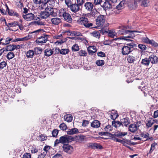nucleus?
I'll return each mask as SVG.
<instances>
[{
    "label": "nucleus",
    "mask_w": 158,
    "mask_h": 158,
    "mask_svg": "<svg viewBox=\"0 0 158 158\" xmlns=\"http://www.w3.org/2000/svg\"><path fill=\"white\" fill-rule=\"evenodd\" d=\"M53 53V50L49 48L45 49L44 51V55L47 57H49Z\"/></svg>",
    "instance_id": "nucleus-19"
},
{
    "label": "nucleus",
    "mask_w": 158,
    "mask_h": 158,
    "mask_svg": "<svg viewBox=\"0 0 158 158\" xmlns=\"http://www.w3.org/2000/svg\"><path fill=\"white\" fill-rule=\"evenodd\" d=\"M12 40V38H11L10 37L6 38L5 40V43H4L5 45L9 44L10 43V41H11Z\"/></svg>",
    "instance_id": "nucleus-53"
},
{
    "label": "nucleus",
    "mask_w": 158,
    "mask_h": 158,
    "mask_svg": "<svg viewBox=\"0 0 158 158\" xmlns=\"http://www.w3.org/2000/svg\"><path fill=\"white\" fill-rule=\"evenodd\" d=\"M32 23L33 24H37L38 25H44V23L42 22H40L39 21H34V22H32Z\"/></svg>",
    "instance_id": "nucleus-54"
},
{
    "label": "nucleus",
    "mask_w": 158,
    "mask_h": 158,
    "mask_svg": "<svg viewBox=\"0 0 158 158\" xmlns=\"http://www.w3.org/2000/svg\"><path fill=\"white\" fill-rule=\"evenodd\" d=\"M155 120H149L148 121L147 123L146 124V126L147 128L151 127L152 125L154 123Z\"/></svg>",
    "instance_id": "nucleus-40"
},
{
    "label": "nucleus",
    "mask_w": 158,
    "mask_h": 158,
    "mask_svg": "<svg viewBox=\"0 0 158 158\" xmlns=\"http://www.w3.org/2000/svg\"><path fill=\"white\" fill-rule=\"evenodd\" d=\"M42 51V49L40 47H36L35 48V53L36 55L41 54Z\"/></svg>",
    "instance_id": "nucleus-33"
},
{
    "label": "nucleus",
    "mask_w": 158,
    "mask_h": 158,
    "mask_svg": "<svg viewBox=\"0 0 158 158\" xmlns=\"http://www.w3.org/2000/svg\"><path fill=\"white\" fill-rule=\"evenodd\" d=\"M60 128L64 131L66 130L67 129V127L66 125L64 123L61 124L59 126Z\"/></svg>",
    "instance_id": "nucleus-48"
},
{
    "label": "nucleus",
    "mask_w": 158,
    "mask_h": 158,
    "mask_svg": "<svg viewBox=\"0 0 158 158\" xmlns=\"http://www.w3.org/2000/svg\"><path fill=\"white\" fill-rule=\"evenodd\" d=\"M64 119L65 121L68 122H70L72 121L73 116L71 114H67L64 116Z\"/></svg>",
    "instance_id": "nucleus-29"
},
{
    "label": "nucleus",
    "mask_w": 158,
    "mask_h": 158,
    "mask_svg": "<svg viewBox=\"0 0 158 158\" xmlns=\"http://www.w3.org/2000/svg\"><path fill=\"white\" fill-rule=\"evenodd\" d=\"M7 63L4 61L0 63V69H3L7 65Z\"/></svg>",
    "instance_id": "nucleus-49"
},
{
    "label": "nucleus",
    "mask_w": 158,
    "mask_h": 158,
    "mask_svg": "<svg viewBox=\"0 0 158 158\" xmlns=\"http://www.w3.org/2000/svg\"><path fill=\"white\" fill-rule=\"evenodd\" d=\"M58 133V130L57 129L54 130L52 132V136L53 137H56Z\"/></svg>",
    "instance_id": "nucleus-52"
},
{
    "label": "nucleus",
    "mask_w": 158,
    "mask_h": 158,
    "mask_svg": "<svg viewBox=\"0 0 158 158\" xmlns=\"http://www.w3.org/2000/svg\"><path fill=\"white\" fill-rule=\"evenodd\" d=\"M135 60V58L132 55H130L127 57V60L130 63H133Z\"/></svg>",
    "instance_id": "nucleus-30"
},
{
    "label": "nucleus",
    "mask_w": 158,
    "mask_h": 158,
    "mask_svg": "<svg viewBox=\"0 0 158 158\" xmlns=\"http://www.w3.org/2000/svg\"><path fill=\"white\" fill-rule=\"evenodd\" d=\"M131 28L128 26L122 27L118 31V33L119 35H126L127 32H129V29Z\"/></svg>",
    "instance_id": "nucleus-10"
},
{
    "label": "nucleus",
    "mask_w": 158,
    "mask_h": 158,
    "mask_svg": "<svg viewBox=\"0 0 158 158\" xmlns=\"http://www.w3.org/2000/svg\"><path fill=\"white\" fill-rule=\"evenodd\" d=\"M105 22V17L102 15L98 16L96 20V24L98 27H102L104 24Z\"/></svg>",
    "instance_id": "nucleus-9"
},
{
    "label": "nucleus",
    "mask_w": 158,
    "mask_h": 158,
    "mask_svg": "<svg viewBox=\"0 0 158 158\" xmlns=\"http://www.w3.org/2000/svg\"><path fill=\"white\" fill-rule=\"evenodd\" d=\"M104 129L105 131L107 132H108L111 131L112 130V127L111 125H109L106 126Z\"/></svg>",
    "instance_id": "nucleus-46"
},
{
    "label": "nucleus",
    "mask_w": 158,
    "mask_h": 158,
    "mask_svg": "<svg viewBox=\"0 0 158 158\" xmlns=\"http://www.w3.org/2000/svg\"><path fill=\"white\" fill-rule=\"evenodd\" d=\"M84 7L85 10L91 12L93 9L94 5L92 2H87L84 3Z\"/></svg>",
    "instance_id": "nucleus-11"
},
{
    "label": "nucleus",
    "mask_w": 158,
    "mask_h": 158,
    "mask_svg": "<svg viewBox=\"0 0 158 158\" xmlns=\"http://www.w3.org/2000/svg\"><path fill=\"white\" fill-rule=\"evenodd\" d=\"M48 36L47 35H44L38 38L36 42L37 44H43L46 43L48 40Z\"/></svg>",
    "instance_id": "nucleus-14"
},
{
    "label": "nucleus",
    "mask_w": 158,
    "mask_h": 158,
    "mask_svg": "<svg viewBox=\"0 0 158 158\" xmlns=\"http://www.w3.org/2000/svg\"><path fill=\"white\" fill-rule=\"evenodd\" d=\"M108 35L111 38H114L116 35V33L113 31L108 30Z\"/></svg>",
    "instance_id": "nucleus-42"
},
{
    "label": "nucleus",
    "mask_w": 158,
    "mask_h": 158,
    "mask_svg": "<svg viewBox=\"0 0 158 158\" xmlns=\"http://www.w3.org/2000/svg\"><path fill=\"white\" fill-rule=\"evenodd\" d=\"M31 152L32 153H35L37 152L38 151V149L36 148H32L31 149Z\"/></svg>",
    "instance_id": "nucleus-62"
},
{
    "label": "nucleus",
    "mask_w": 158,
    "mask_h": 158,
    "mask_svg": "<svg viewBox=\"0 0 158 158\" xmlns=\"http://www.w3.org/2000/svg\"><path fill=\"white\" fill-rule=\"evenodd\" d=\"M72 49L73 51L77 52L79 50V48L78 44H75L73 45L72 47Z\"/></svg>",
    "instance_id": "nucleus-38"
},
{
    "label": "nucleus",
    "mask_w": 158,
    "mask_h": 158,
    "mask_svg": "<svg viewBox=\"0 0 158 158\" xmlns=\"http://www.w3.org/2000/svg\"><path fill=\"white\" fill-rule=\"evenodd\" d=\"M50 15L55 17L57 15L56 13L54 12L53 9L50 7H46L44 11H41L40 14V16L41 19H46Z\"/></svg>",
    "instance_id": "nucleus-1"
},
{
    "label": "nucleus",
    "mask_w": 158,
    "mask_h": 158,
    "mask_svg": "<svg viewBox=\"0 0 158 158\" xmlns=\"http://www.w3.org/2000/svg\"><path fill=\"white\" fill-rule=\"evenodd\" d=\"M5 25L7 27H8L9 26L10 27H16L18 25V22L16 21H14L11 23H7L6 22H5Z\"/></svg>",
    "instance_id": "nucleus-31"
},
{
    "label": "nucleus",
    "mask_w": 158,
    "mask_h": 158,
    "mask_svg": "<svg viewBox=\"0 0 158 158\" xmlns=\"http://www.w3.org/2000/svg\"><path fill=\"white\" fill-rule=\"evenodd\" d=\"M77 142L80 143H82L84 142L85 141H86V137L85 136L83 135H78L77 136Z\"/></svg>",
    "instance_id": "nucleus-24"
},
{
    "label": "nucleus",
    "mask_w": 158,
    "mask_h": 158,
    "mask_svg": "<svg viewBox=\"0 0 158 158\" xmlns=\"http://www.w3.org/2000/svg\"><path fill=\"white\" fill-rule=\"evenodd\" d=\"M7 12L8 13V14L10 16H15L17 18L20 17V15L19 14L16 12L12 10H10Z\"/></svg>",
    "instance_id": "nucleus-25"
},
{
    "label": "nucleus",
    "mask_w": 158,
    "mask_h": 158,
    "mask_svg": "<svg viewBox=\"0 0 158 158\" xmlns=\"http://www.w3.org/2000/svg\"><path fill=\"white\" fill-rule=\"evenodd\" d=\"M102 2V0H94V3L95 5H98L100 4Z\"/></svg>",
    "instance_id": "nucleus-61"
},
{
    "label": "nucleus",
    "mask_w": 158,
    "mask_h": 158,
    "mask_svg": "<svg viewBox=\"0 0 158 158\" xmlns=\"http://www.w3.org/2000/svg\"><path fill=\"white\" fill-rule=\"evenodd\" d=\"M92 34L94 37L98 39H99L100 36L99 32L98 31H94L92 32Z\"/></svg>",
    "instance_id": "nucleus-36"
},
{
    "label": "nucleus",
    "mask_w": 158,
    "mask_h": 158,
    "mask_svg": "<svg viewBox=\"0 0 158 158\" xmlns=\"http://www.w3.org/2000/svg\"><path fill=\"white\" fill-rule=\"evenodd\" d=\"M73 138L68 135H64L61 136L59 139H56L54 143V146H56L60 143L64 144L71 142L73 140Z\"/></svg>",
    "instance_id": "nucleus-4"
},
{
    "label": "nucleus",
    "mask_w": 158,
    "mask_h": 158,
    "mask_svg": "<svg viewBox=\"0 0 158 158\" xmlns=\"http://www.w3.org/2000/svg\"><path fill=\"white\" fill-rule=\"evenodd\" d=\"M112 125L115 127L116 128H117L122 125V124L121 122L119 121H112Z\"/></svg>",
    "instance_id": "nucleus-32"
},
{
    "label": "nucleus",
    "mask_w": 158,
    "mask_h": 158,
    "mask_svg": "<svg viewBox=\"0 0 158 158\" xmlns=\"http://www.w3.org/2000/svg\"><path fill=\"white\" fill-rule=\"evenodd\" d=\"M89 124V121L87 120H84L83 121L82 125L83 127H86Z\"/></svg>",
    "instance_id": "nucleus-63"
},
{
    "label": "nucleus",
    "mask_w": 158,
    "mask_h": 158,
    "mask_svg": "<svg viewBox=\"0 0 158 158\" xmlns=\"http://www.w3.org/2000/svg\"><path fill=\"white\" fill-rule=\"evenodd\" d=\"M69 8L72 12L74 13H76L80 10V7L76 4V2L73 3Z\"/></svg>",
    "instance_id": "nucleus-15"
},
{
    "label": "nucleus",
    "mask_w": 158,
    "mask_h": 158,
    "mask_svg": "<svg viewBox=\"0 0 158 158\" xmlns=\"http://www.w3.org/2000/svg\"><path fill=\"white\" fill-rule=\"evenodd\" d=\"M23 18L27 21H30L33 20L34 15L32 13H28L23 15Z\"/></svg>",
    "instance_id": "nucleus-16"
},
{
    "label": "nucleus",
    "mask_w": 158,
    "mask_h": 158,
    "mask_svg": "<svg viewBox=\"0 0 158 158\" xmlns=\"http://www.w3.org/2000/svg\"><path fill=\"white\" fill-rule=\"evenodd\" d=\"M23 158H31V155L29 153H25L23 155Z\"/></svg>",
    "instance_id": "nucleus-60"
},
{
    "label": "nucleus",
    "mask_w": 158,
    "mask_h": 158,
    "mask_svg": "<svg viewBox=\"0 0 158 158\" xmlns=\"http://www.w3.org/2000/svg\"><path fill=\"white\" fill-rule=\"evenodd\" d=\"M64 151L69 154H71L73 151V147L69 144H64L63 146Z\"/></svg>",
    "instance_id": "nucleus-13"
},
{
    "label": "nucleus",
    "mask_w": 158,
    "mask_h": 158,
    "mask_svg": "<svg viewBox=\"0 0 158 158\" xmlns=\"http://www.w3.org/2000/svg\"><path fill=\"white\" fill-rule=\"evenodd\" d=\"M6 56L7 59L10 60L14 57L15 54L13 52H10L8 53Z\"/></svg>",
    "instance_id": "nucleus-35"
},
{
    "label": "nucleus",
    "mask_w": 158,
    "mask_h": 158,
    "mask_svg": "<svg viewBox=\"0 0 158 158\" xmlns=\"http://www.w3.org/2000/svg\"><path fill=\"white\" fill-rule=\"evenodd\" d=\"M100 126V123L97 120H94L91 124V126L94 128H98Z\"/></svg>",
    "instance_id": "nucleus-21"
},
{
    "label": "nucleus",
    "mask_w": 158,
    "mask_h": 158,
    "mask_svg": "<svg viewBox=\"0 0 158 158\" xmlns=\"http://www.w3.org/2000/svg\"><path fill=\"white\" fill-rule=\"evenodd\" d=\"M78 53L79 55L80 56H85L87 55V53L86 51L83 50H80Z\"/></svg>",
    "instance_id": "nucleus-41"
},
{
    "label": "nucleus",
    "mask_w": 158,
    "mask_h": 158,
    "mask_svg": "<svg viewBox=\"0 0 158 158\" xmlns=\"http://www.w3.org/2000/svg\"><path fill=\"white\" fill-rule=\"evenodd\" d=\"M35 54L34 51L32 50H30L27 51L26 53V56L27 58H32Z\"/></svg>",
    "instance_id": "nucleus-27"
},
{
    "label": "nucleus",
    "mask_w": 158,
    "mask_h": 158,
    "mask_svg": "<svg viewBox=\"0 0 158 158\" xmlns=\"http://www.w3.org/2000/svg\"><path fill=\"white\" fill-rule=\"evenodd\" d=\"M157 144L155 143H153L152 144L150 150L148 153V154H151L152 153L153 150L155 149V146Z\"/></svg>",
    "instance_id": "nucleus-39"
},
{
    "label": "nucleus",
    "mask_w": 158,
    "mask_h": 158,
    "mask_svg": "<svg viewBox=\"0 0 158 158\" xmlns=\"http://www.w3.org/2000/svg\"><path fill=\"white\" fill-rule=\"evenodd\" d=\"M149 44L155 47L156 46L157 43L153 40H150L149 43Z\"/></svg>",
    "instance_id": "nucleus-57"
},
{
    "label": "nucleus",
    "mask_w": 158,
    "mask_h": 158,
    "mask_svg": "<svg viewBox=\"0 0 158 158\" xmlns=\"http://www.w3.org/2000/svg\"><path fill=\"white\" fill-rule=\"evenodd\" d=\"M88 146L94 149H102L103 148V147L100 144L94 143H89L88 144Z\"/></svg>",
    "instance_id": "nucleus-12"
},
{
    "label": "nucleus",
    "mask_w": 158,
    "mask_h": 158,
    "mask_svg": "<svg viewBox=\"0 0 158 158\" xmlns=\"http://www.w3.org/2000/svg\"><path fill=\"white\" fill-rule=\"evenodd\" d=\"M134 124H135V127L138 130L139 129V127L141 125V122L140 121H137L135 123H134Z\"/></svg>",
    "instance_id": "nucleus-59"
},
{
    "label": "nucleus",
    "mask_w": 158,
    "mask_h": 158,
    "mask_svg": "<svg viewBox=\"0 0 158 158\" xmlns=\"http://www.w3.org/2000/svg\"><path fill=\"white\" fill-rule=\"evenodd\" d=\"M130 121L127 118H124L121 120V123L123 126L127 127L130 123Z\"/></svg>",
    "instance_id": "nucleus-20"
},
{
    "label": "nucleus",
    "mask_w": 158,
    "mask_h": 158,
    "mask_svg": "<svg viewBox=\"0 0 158 158\" xmlns=\"http://www.w3.org/2000/svg\"><path fill=\"white\" fill-rule=\"evenodd\" d=\"M129 131L132 133H134L138 130L136 128L135 124H131L129 126Z\"/></svg>",
    "instance_id": "nucleus-23"
},
{
    "label": "nucleus",
    "mask_w": 158,
    "mask_h": 158,
    "mask_svg": "<svg viewBox=\"0 0 158 158\" xmlns=\"http://www.w3.org/2000/svg\"><path fill=\"white\" fill-rule=\"evenodd\" d=\"M78 132V129L76 128H74L69 129L67 132V134L70 135L76 134Z\"/></svg>",
    "instance_id": "nucleus-26"
},
{
    "label": "nucleus",
    "mask_w": 158,
    "mask_h": 158,
    "mask_svg": "<svg viewBox=\"0 0 158 158\" xmlns=\"http://www.w3.org/2000/svg\"><path fill=\"white\" fill-rule=\"evenodd\" d=\"M142 40L143 42L148 44H149L150 41V40L147 37H144L142 39Z\"/></svg>",
    "instance_id": "nucleus-50"
},
{
    "label": "nucleus",
    "mask_w": 158,
    "mask_h": 158,
    "mask_svg": "<svg viewBox=\"0 0 158 158\" xmlns=\"http://www.w3.org/2000/svg\"><path fill=\"white\" fill-rule=\"evenodd\" d=\"M150 62L149 58H146L142 60L141 64L145 66H148Z\"/></svg>",
    "instance_id": "nucleus-28"
},
{
    "label": "nucleus",
    "mask_w": 158,
    "mask_h": 158,
    "mask_svg": "<svg viewBox=\"0 0 158 158\" xmlns=\"http://www.w3.org/2000/svg\"><path fill=\"white\" fill-rule=\"evenodd\" d=\"M4 51L6 52L12 51L11 45H9L7 46L5 48H4Z\"/></svg>",
    "instance_id": "nucleus-51"
},
{
    "label": "nucleus",
    "mask_w": 158,
    "mask_h": 158,
    "mask_svg": "<svg viewBox=\"0 0 158 158\" xmlns=\"http://www.w3.org/2000/svg\"><path fill=\"white\" fill-rule=\"evenodd\" d=\"M65 4L68 7L70 8L71 5L73 4L71 0H64Z\"/></svg>",
    "instance_id": "nucleus-45"
},
{
    "label": "nucleus",
    "mask_w": 158,
    "mask_h": 158,
    "mask_svg": "<svg viewBox=\"0 0 158 158\" xmlns=\"http://www.w3.org/2000/svg\"><path fill=\"white\" fill-rule=\"evenodd\" d=\"M128 32L127 33V34L128 35L127 36H124L123 37H119L117 38L113 39L112 40H126L128 42H133V40L130 39H133L135 36V32H140L139 31H130L129 30Z\"/></svg>",
    "instance_id": "nucleus-5"
},
{
    "label": "nucleus",
    "mask_w": 158,
    "mask_h": 158,
    "mask_svg": "<svg viewBox=\"0 0 158 158\" xmlns=\"http://www.w3.org/2000/svg\"><path fill=\"white\" fill-rule=\"evenodd\" d=\"M79 22L80 24L83 25L86 28H89L93 26V23L89 21L88 19L85 16L81 17Z\"/></svg>",
    "instance_id": "nucleus-7"
},
{
    "label": "nucleus",
    "mask_w": 158,
    "mask_h": 158,
    "mask_svg": "<svg viewBox=\"0 0 158 158\" xmlns=\"http://www.w3.org/2000/svg\"><path fill=\"white\" fill-rule=\"evenodd\" d=\"M149 0H134L133 3L129 5V7L131 9H135L138 6V4L143 7L148 6L149 5Z\"/></svg>",
    "instance_id": "nucleus-3"
},
{
    "label": "nucleus",
    "mask_w": 158,
    "mask_h": 158,
    "mask_svg": "<svg viewBox=\"0 0 158 158\" xmlns=\"http://www.w3.org/2000/svg\"><path fill=\"white\" fill-rule=\"evenodd\" d=\"M126 4V1L125 0L122 1L116 6V8L118 10H121L124 8L125 5Z\"/></svg>",
    "instance_id": "nucleus-22"
},
{
    "label": "nucleus",
    "mask_w": 158,
    "mask_h": 158,
    "mask_svg": "<svg viewBox=\"0 0 158 158\" xmlns=\"http://www.w3.org/2000/svg\"><path fill=\"white\" fill-rule=\"evenodd\" d=\"M67 33H69L70 34H72L73 35H74L75 36H80L81 35V33L75 31H67Z\"/></svg>",
    "instance_id": "nucleus-34"
},
{
    "label": "nucleus",
    "mask_w": 158,
    "mask_h": 158,
    "mask_svg": "<svg viewBox=\"0 0 158 158\" xmlns=\"http://www.w3.org/2000/svg\"><path fill=\"white\" fill-rule=\"evenodd\" d=\"M97 55L98 56L101 57H104L106 56L105 54L102 52H99L97 53Z\"/></svg>",
    "instance_id": "nucleus-58"
},
{
    "label": "nucleus",
    "mask_w": 158,
    "mask_h": 158,
    "mask_svg": "<svg viewBox=\"0 0 158 158\" xmlns=\"http://www.w3.org/2000/svg\"><path fill=\"white\" fill-rule=\"evenodd\" d=\"M136 47L137 44L133 42L127 43L126 46H124L122 48V53L123 55H128L134 49V48Z\"/></svg>",
    "instance_id": "nucleus-2"
},
{
    "label": "nucleus",
    "mask_w": 158,
    "mask_h": 158,
    "mask_svg": "<svg viewBox=\"0 0 158 158\" xmlns=\"http://www.w3.org/2000/svg\"><path fill=\"white\" fill-rule=\"evenodd\" d=\"M50 0H41V1L40 2H41L40 4H42L44 6H46Z\"/></svg>",
    "instance_id": "nucleus-55"
},
{
    "label": "nucleus",
    "mask_w": 158,
    "mask_h": 158,
    "mask_svg": "<svg viewBox=\"0 0 158 158\" xmlns=\"http://www.w3.org/2000/svg\"><path fill=\"white\" fill-rule=\"evenodd\" d=\"M138 47L139 48L143 51L145 50L147 48V47L145 45L141 44H139Z\"/></svg>",
    "instance_id": "nucleus-47"
},
{
    "label": "nucleus",
    "mask_w": 158,
    "mask_h": 158,
    "mask_svg": "<svg viewBox=\"0 0 158 158\" xmlns=\"http://www.w3.org/2000/svg\"><path fill=\"white\" fill-rule=\"evenodd\" d=\"M51 21L52 23L55 25H58L61 22V19L57 17L51 19Z\"/></svg>",
    "instance_id": "nucleus-18"
},
{
    "label": "nucleus",
    "mask_w": 158,
    "mask_h": 158,
    "mask_svg": "<svg viewBox=\"0 0 158 158\" xmlns=\"http://www.w3.org/2000/svg\"><path fill=\"white\" fill-rule=\"evenodd\" d=\"M141 135L143 137L147 139H150V138H149V134L148 133H147L145 134H142Z\"/></svg>",
    "instance_id": "nucleus-56"
},
{
    "label": "nucleus",
    "mask_w": 158,
    "mask_h": 158,
    "mask_svg": "<svg viewBox=\"0 0 158 158\" xmlns=\"http://www.w3.org/2000/svg\"><path fill=\"white\" fill-rule=\"evenodd\" d=\"M96 64L98 66L103 65L104 64V61L103 60H97L96 62Z\"/></svg>",
    "instance_id": "nucleus-44"
},
{
    "label": "nucleus",
    "mask_w": 158,
    "mask_h": 158,
    "mask_svg": "<svg viewBox=\"0 0 158 158\" xmlns=\"http://www.w3.org/2000/svg\"><path fill=\"white\" fill-rule=\"evenodd\" d=\"M150 62L152 64H156L158 63V58L154 55H150L149 57Z\"/></svg>",
    "instance_id": "nucleus-17"
},
{
    "label": "nucleus",
    "mask_w": 158,
    "mask_h": 158,
    "mask_svg": "<svg viewBox=\"0 0 158 158\" xmlns=\"http://www.w3.org/2000/svg\"><path fill=\"white\" fill-rule=\"evenodd\" d=\"M60 15H62L64 20L67 22H71L72 21V19L70 14L65 11L64 9H61L60 10Z\"/></svg>",
    "instance_id": "nucleus-8"
},
{
    "label": "nucleus",
    "mask_w": 158,
    "mask_h": 158,
    "mask_svg": "<svg viewBox=\"0 0 158 158\" xmlns=\"http://www.w3.org/2000/svg\"><path fill=\"white\" fill-rule=\"evenodd\" d=\"M85 2V0H77L76 4L80 7L82 6Z\"/></svg>",
    "instance_id": "nucleus-43"
},
{
    "label": "nucleus",
    "mask_w": 158,
    "mask_h": 158,
    "mask_svg": "<svg viewBox=\"0 0 158 158\" xmlns=\"http://www.w3.org/2000/svg\"><path fill=\"white\" fill-rule=\"evenodd\" d=\"M60 54L62 55H65L68 53L69 52V50L68 49H62L61 50H59Z\"/></svg>",
    "instance_id": "nucleus-37"
},
{
    "label": "nucleus",
    "mask_w": 158,
    "mask_h": 158,
    "mask_svg": "<svg viewBox=\"0 0 158 158\" xmlns=\"http://www.w3.org/2000/svg\"><path fill=\"white\" fill-rule=\"evenodd\" d=\"M110 136L111 137V139L112 140L116 142L118 138L116 137L122 138V137L127 135V133L126 132H123L120 131H117L113 134L110 133Z\"/></svg>",
    "instance_id": "nucleus-6"
},
{
    "label": "nucleus",
    "mask_w": 158,
    "mask_h": 158,
    "mask_svg": "<svg viewBox=\"0 0 158 158\" xmlns=\"http://www.w3.org/2000/svg\"><path fill=\"white\" fill-rule=\"evenodd\" d=\"M46 155V153L43 152L38 156V158H44Z\"/></svg>",
    "instance_id": "nucleus-64"
}]
</instances>
